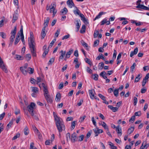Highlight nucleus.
<instances>
[{
	"label": "nucleus",
	"instance_id": "43",
	"mask_svg": "<svg viewBox=\"0 0 149 149\" xmlns=\"http://www.w3.org/2000/svg\"><path fill=\"white\" fill-rule=\"evenodd\" d=\"M136 66V64L135 63H134L132 66L130 67V71L131 72H133L134 70V69L135 66Z\"/></svg>",
	"mask_w": 149,
	"mask_h": 149
},
{
	"label": "nucleus",
	"instance_id": "47",
	"mask_svg": "<svg viewBox=\"0 0 149 149\" xmlns=\"http://www.w3.org/2000/svg\"><path fill=\"white\" fill-rule=\"evenodd\" d=\"M76 121H73L71 122V127L72 129H74L75 127V122Z\"/></svg>",
	"mask_w": 149,
	"mask_h": 149
},
{
	"label": "nucleus",
	"instance_id": "18",
	"mask_svg": "<svg viewBox=\"0 0 149 149\" xmlns=\"http://www.w3.org/2000/svg\"><path fill=\"white\" fill-rule=\"evenodd\" d=\"M99 125H102L106 130L109 129L108 126L104 122L102 121L101 123H99Z\"/></svg>",
	"mask_w": 149,
	"mask_h": 149
},
{
	"label": "nucleus",
	"instance_id": "26",
	"mask_svg": "<svg viewBox=\"0 0 149 149\" xmlns=\"http://www.w3.org/2000/svg\"><path fill=\"white\" fill-rule=\"evenodd\" d=\"M76 22L77 23L76 24V26L77 31H78L81 25L80 21L79 19L77 20L76 21Z\"/></svg>",
	"mask_w": 149,
	"mask_h": 149
},
{
	"label": "nucleus",
	"instance_id": "30",
	"mask_svg": "<svg viewBox=\"0 0 149 149\" xmlns=\"http://www.w3.org/2000/svg\"><path fill=\"white\" fill-rule=\"evenodd\" d=\"M104 64L102 62L100 63H99L98 65V68L99 70H102L104 67Z\"/></svg>",
	"mask_w": 149,
	"mask_h": 149
},
{
	"label": "nucleus",
	"instance_id": "48",
	"mask_svg": "<svg viewBox=\"0 0 149 149\" xmlns=\"http://www.w3.org/2000/svg\"><path fill=\"white\" fill-rule=\"evenodd\" d=\"M134 104V106L136 105L137 102V99L136 97H134L133 98Z\"/></svg>",
	"mask_w": 149,
	"mask_h": 149
},
{
	"label": "nucleus",
	"instance_id": "20",
	"mask_svg": "<svg viewBox=\"0 0 149 149\" xmlns=\"http://www.w3.org/2000/svg\"><path fill=\"white\" fill-rule=\"evenodd\" d=\"M65 53H66L65 51H63L62 50L61 51V52H60L61 55L59 56V60L63 59V58H64V57L65 55Z\"/></svg>",
	"mask_w": 149,
	"mask_h": 149
},
{
	"label": "nucleus",
	"instance_id": "7",
	"mask_svg": "<svg viewBox=\"0 0 149 149\" xmlns=\"http://www.w3.org/2000/svg\"><path fill=\"white\" fill-rule=\"evenodd\" d=\"M93 131L95 134V136H97L99 134L102 133L103 132V130H102L99 129L97 127L93 129Z\"/></svg>",
	"mask_w": 149,
	"mask_h": 149
},
{
	"label": "nucleus",
	"instance_id": "9",
	"mask_svg": "<svg viewBox=\"0 0 149 149\" xmlns=\"http://www.w3.org/2000/svg\"><path fill=\"white\" fill-rule=\"evenodd\" d=\"M47 46L46 45H45L43 47V49L44 50V52L43 53L42 56L43 57H45L46 54L48 53L49 50L48 49H47Z\"/></svg>",
	"mask_w": 149,
	"mask_h": 149
},
{
	"label": "nucleus",
	"instance_id": "2",
	"mask_svg": "<svg viewBox=\"0 0 149 149\" xmlns=\"http://www.w3.org/2000/svg\"><path fill=\"white\" fill-rule=\"evenodd\" d=\"M54 117L55 123L59 132L60 133L65 130V126L62 120L57 115H54Z\"/></svg>",
	"mask_w": 149,
	"mask_h": 149
},
{
	"label": "nucleus",
	"instance_id": "38",
	"mask_svg": "<svg viewBox=\"0 0 149 149\" xmlns=\"http://www.w3.org/2000/svg\"><path fill=\"white\" fill-rule=\"evenodd\" d=\"M15 58L18 60H22L24 59V57L19 55H16Z\"/></svg>",
	"mask_w": 149,
	"mask_h": 149
},
{
	"label": "nucleus",
	"instance_id": "34",
	"mask_svg": "<svg viewBox=\"0 0 149 149\" xmlns=\"http://www.w3.org/2000/svg\"><path fill=\"white\" fill-rule=\"evenodd\" d=\"M86 26L85 25H83L82 26V28L80 31V32L81 33H84L85 32L86 29Z\"/></svg>",
	"mask_w": 149,
	"mask_h": 149
},
{
	"label": "nucleus",
	"instance_id": "14",
	"mask_svg": "<svg viewBox=\"0 0 149 149\" xmlns=\"http://www.w3.org/2000/svg\"><path fill=\"white\" fill-rule=\"evenodd\" d=\"M20 70L24 75H26L27 74L28 69H26L25 67H21Z\"/></svg>",
	"mask_w": 149,
	"mask_h": 149
},
{
	"label": "nucleus",
	"instance_id": "53",
	"mask_svg": "<svg viewBox=\"0 0 149 149\" xmlns=\"http://www.w3.org/2000/svg\"><path fill=\"white\" fill-rule=\"evenodd\" d=\"M54 58H52L50 59L48 62L49 65H51L52 63L54 62Z\"/></svg>",
	"mask_w": 149,
	"mask_h": 149
},
{
	"label": "nucleus",
	"instance_id": "25",
	"mask_svg": "<svg viewBox=\"0 0 149 149\" xmlns=\"http://www.w3.org/2000/svg\"><path fill=\"white\" fill-rule=\"evenodd\" d=\"M68 12V10L67 8L65 7H64L61 10L60 13L62 15H64L66 14Z\"/></svg>",
	"mask_w": 149,
	"mask_h": 149
},
{
	"label": "nucleus",
	"instance_id": "44",
	"mask_svg": "<svg viewBox=\"0 0 149 149\" xmlns=\"http://www.w3.org/2000/svg\"><path fill=\"white\" fill-rule=\"evenodd\" d=\"M113 93L114 95L116 96L117 97L118 95V89H116L113 91Z\"/></svg>",
	"mask_w": 149,
	"mask_h": 149
},
{
	"label": "nucleus",
	"instance_id": "6",
	"mask_svg": "<svg viewBox=\"0 0 149 149\" xmlns=\"http://www.w3.org/2000/svg\"><path fill=\"white\" fill-rule=\"evenodd\" d=\"M42 86L43 88V91L44 92V96H45L49 95V92L47 90L46 85L45 84L42 83Z\"/></svg>",
	"mask_w": 149,
	"mask_h": 149
},
{
	"label": "nucleus",
	"instance_id": "15",
	"mask_svg": "<svg viewBox=\"0 0 149 149\" xmlns=\"http://www.w3.org/2000/svg\"><path fill=\"white\" fill-rule=\"evenodd\" d=\"M61 98V94L60 93L58 92L56 95L55 100L56 102H59Z\"/></svg>",
	"mask_w": 149,
	"mask_h": 149
},
{
	"label": "nucleus",
	"instance_id": "46",
	"mask_svg": "<svg viewBox=\"0 0 149 149\" xmlns=\"http://www.w3.org/2000/svg\"><path fill=\"white\" fill-rule=\"evenodd\" d=\"M135 119V116H132L130 119L129 121L132 123H133Z\"/></svg>",
	"mask_w": 149,
	"mask_h": 149
},
{
	"label": "nucleus",
	"instance_id": "23",
	"mask_svg": "<svg viewBox=\"0 0 149 149\" xmlns=\"http://www.w3.org/2000/svg\"><path fill=\"white\" fill-rule=\"evenodd\" d=\"M138 52V48H135L133 51H132L130 54V56L132 57L134 55L137 54Z\"/></svg>",
	"mask_w": 149,
	"mask_h": 149
},
{
	"label": "nucleus",
	"instance_id": "39",
	"mask_svg": "<svg viewBox=\"0 0 149 149\" xmlns=\"http://www.w3.org/2000/svg\"><path fill=\"white\" fill-rule=\"evenodd\" d=\"M24 134L26 135H27L29 133L28 128L27 126L24 129Z\"/></svg>",
	"mask_w": 149,
	"mask_h": 149
},
{
	"label": "nucleus",
	"instance_id": "56",
	"mask_svg": "<svg viewBox=\"0 0 149 149\" xmlns=\"http://www.w3.org/2000/svg\"><path fill=\"white\" fill-rule=\"evenodd\" d=\"M17 19V17L16 15H14L13 16V23L15 22V21Z\"/></svg>",
	"mask_w": 149,
	"mask_h": 149
},
{
	"label": "nucleus",
	"instance_id": "36",
	"mask_svg": "<svg viewBox=\"0 0 149 149\" xmlns=\"http://www.w3.org/2000/svg\"><path fill=\"white\" fill-rule=\"evenodd\" d=\"M141 78V77L140 74H139L135 78L134 82H138L140 79Z\"/></svg>",
	"mask_w": 149,
	"mask_h": 149
},
{
	"label": "nucleus",
	"instance_id": "62",
	"mask_svg": "<svg viewBox=\"0 0 149 149\" xmlns=\"http://www.w3.org/2000/svg\"><path fill=\"white\" fill-rule=\"evenodd\" d=\"M13 121L12 120L10 121V122H9V123H8V124L7 125V127H8V128H10L11 125L13 124Z\"/></svg>",
	"mask_w": 149,
	"mask_h": 149
},
{
	"label": "nucleus",
	"instance_id": "19",
	"mask_svg": "<svg viewBox=\"0 0 149 149\" xmlns=\"http://www.w3.org/2000/svg\"><path fill=\"white\" fill-rule=\"evenodd\" d=\"M116 130L118 135L120 136L122 134V129L119 126H118L116 127Z\"/></svg>",
	"mask_w": 149,
	"mask_h": 149
},
{
	"label": "nucleus",
	"instance_id": "41",
	"mask_svg": "<svg viewBox=\"0 0 149 149\" xmlns=\"http://www.w3.org/2000/svg\"><path fill=\"white\" fill-rule=\"evenodd\" d=\"M106 72H101L100 74V76H102L104 79H106L107 77L105 75Z\"/></svg>",
	"mask_w": 149,
	"mask_h": 149
},
{
	"label": "nucleus",
	"instance_id": "11",
	"mask_svg": "<svg viewBox=\"0 0 149 149\" xmlns=\"http://www.w3.org/2000/svg\"><path fill=\"white\" fill-rule=\"evenodd\" d=\"M67 4L70 8H71L74 6V4L72 0H68L67 1Z\"/></svg>",
	"mask_w": 149,
	"mask_h": 149
},
{
	"label": "nucleus",
	"instance_id": "59",
	"mask_svg": "<svg viewBox=\"0 0 149 149\" xmlns=\"http://www.w3.org/2000/svg\"><path fill=\"white\" fill-rule=\"evenodd\" d=\"M99 42V40H96L94 41L93 45L94 47H96L98 45Z\"/></svg>",
	"mask_w": 149,
	"mask_h": 149
},
{
	"label": "nucleus",
	"instance_id": "64",
	"mask_svg": "<svg viewBox=\"0 0 149 149\" xmlns=\"http://www.w3.org/2000/svg\"><path fill=\"white\" fill-rule=\"evenodd\" d=\"M149 78V73L147 74L146 76L145 77L144 79H143L144 80L146 81L148 80Z\"/></svg>",
	"mask_w": 149,
	"mask_h": 149
},
{
	"label": "nucleus",
	"instance_id": "54",
	"mask_svg": "<svg viewBox=\"0 0 149 149\" xmlns=\"http://www.w3.org/2000/svg\"><path fill=\"white\" fill-rule=\"evenodd\" d=\"M19 136L20 134H17L13 137V138L12 139V140H15L18 138H19Z\"/></svg>",
	"mask_w": 149,
	"mask_h": 149
},
{
	"label": "nucleus",
	"instance_id": "63",
	"mask_svg": "<svg viewBox=\"0 0 149 149\" xmlns=\"http://www.w3.org/2000/svg\"><path fill=\"white\" fill-rule=\"evenodd\" d=\"M143 68L144 71H148L149 70V66L148 65L145 66L143 67Z\"/></svg>",
	"mask_w": 149,
	"mask_h": 149
},
{
	"label": "nucleus",
	"instance_id": "50",
	"mask_svg": "<svg viewBox=\"0 0 149 149\" xmlns=\"http://www.w3.org/2000/svg\"><path fill=\"white\" fill-rule=\"evenodd\" d=\"M84 139V136L83 135H82L79 136V139L78 140L79 141H81L83 140Z\"/></svg>",
	"mask_w": 149,
	"mask_h": 149
},
{
	"label": "nucleus",
	"instance_id": "8",
	"mask_svg": "<svg viewBox=\"0 0 149 149\" xmlns=\"http://www.w3.org/2000/svg\"><path fill=\"white\" fill-rule=\"evenodd\" d=\"M73 52V49H70L69 50L66 54L65 57L64 58V60H66L67 58H70L71 54Z\"/></svg>",
	"mask_w": 149,
	"mask_h": 149
},
{
	"label": "nucleus",
	"instance_id": "31",
	"mask_svg": "<svg viewBox=\"0 0 149 149\" xmlns=\"http://www.w3.org/2000/svg\"><path fill=\"white\" fill-rule=\"evenodd\" d=\"M17 31V27L16 26L14 27V29L11 32V35H13L14 36H15Z\"/></svg>",
	"mask_w": 149,
	"mask_h": 149
},
{
	"label": "nucleus",
	"instance_id": "27",
	"mask_svg": "<svg viewBox=\"0 0 149 149\" xmlns=\"http://www.w3.org/2000/svg\"><path fill=\"white\" fill-rule=\"evenodd\" d=\"M49 18L48 17H47L45 21V22L44 23V27H45V28L47 26H48V24L49 23Z\"/></svg>",
	"mask_w": 149,
	"mask_h": 149
},
{
	"label": "nucleus",
	"instance_id": "55",
	"mask_svg": "<svg viewBox=\"0 0 149 149\" xmlns=\"http://www.w3.org/2000/svg\"><path fill=\"white\" fill-rule=\"evenodd\" d=\"M56 41V40L55 39L52 40V41L50 43L49 45V47H51L53 45L54 43Z\"/></svg>",
	"mask_w": 149,
	"mask_h": 149
},
{
	"label": "nucleus",
	"instance_id": "12",
	"mask_svg": "<svg viewBox=\"0 0 149 149\" xmlns=\"http://www.w3.org/2000/svg\"><path fill=\"white\" fill-rule=\"evenodd\" d=\"M110 23L109 21H107V19L106 18H105L101 22L100 25H102L105 24H107V25H109L110 24Z\"/></svg>",
	"mask_w": 149,
	"mask_h": 149
},
{
	"label": "nucleus",
	"instance_id": "1",
	"mask_svg": "<svg viewBox=\"0 0 149 149\" xmlns=\"http://www.w3.org/2000/svg\"><path fill=\"white\" fill-rule=\"evenodd\" d=\"M28 44L32 55L33 56H36V44L34 39L33 33L32 32H30V37L29 38Z\"/></svg>",
	"mask_w": 149,
	"mask_h": 149
},
{
	"label": "nucleus",
	"instance_id": "22",
	"mask_svg": "<svg viewBox=\"0 0 149 149\" xmlns=\"http://www.w3.org/2000/svg\"><path fill=\"white\" fill-rule=\"evenodd\" d=\"M80 17L81 20H82L84 23L86 24L88 23L87 19L84 16L83 14H82V15Z\"/></svg>",
	"mask_w": 149,
	"mask_h": 149
},
{
	"label": "nucleus",
	"instance_id": "57",
	"mask_svg": "<svg viewBox=\"0 0 149 149\" xmlns=\"http://www.w3.org/2000/svg\"><path fill=\"white\" fill-rule=\"evenodd\" d=\"M109 145L111 146V149H112L113 148L114 149V148L116 147V146H114L113 144L110 142H109Z\"/></svg>",
	"mask_w": 149,
	"mask_h": 149
},
{
	"label": "nucleus",
	"instance_id": "29",
	"mask_svg": "<svg viewBox=\"0 0 149 149\" xmlns=\"http://www.w3.org/2000/svg\"><path fill=\"white\" fill-rule=\"evenodd\" d=\"M19 38V35H17L15 38V41L14 42L15 45H16L18 43L20 40V39Z\"/></svg>",
	"mask_w": 149,
	"mask_h": 149
},
{
	"label": "nucleus",
	"instance_id": "35",
	"mask_svg": "<svg viewBox=\"0 0 149 149\" xmlns=\"http://www.w3.org/2000/svg\"><path fill=\"white\" fill-rule=\"evenodd\" d=\"M34 69L31 68H28L27 70V73L30 74L33 73L34 72Z\"/></svg>",
	"mask_w": 149,
	"mask_h": 149
},
{
	"label": "nucleus",
	"instance_id": "10",
	"mask_svg": "<svg viewBox=\"0 0 149 149\" xmlns=\"http://www.w3.org/2000/svg\"><path fill=\"white\" fill-rule=\"evenodd\" d=\"M75 8L76 9L73 11L74 14L76 15H79L80 17L82 15V14L81 13L80 11L77 7L76 6H75Z\"/></svg>",
	"mask_w": 149,
	"mask_h": 149
},
{
	"label": "nucleus",
	"instance_id": "33",
	"mask_svg": "<svg viewBox=\"0 0 149 149\" xmlns=\"http://www.w3.org/2000/svg\"><path fill=\"white\" fill-rule=\"evenodd\" d=\"M15 36H14L11 35V36L10 38V44H9V45L10 46L11 45L12 43L14 41V38H15Z\"/></svg>",
	"mask_w": 149,
	"mask_h": 149
},
{
	"label": "nucleus",
	"instance_id": "4",
	"mask_svg": "<svg viewBox=\"0 0 149 149\" xmlns=\"http://www.w3.org/2000/svg\"><path fill=\"white\" fill-rule=\"evenodd\" d=\"M56 5L55 2L52 3L50 6L49 11L50 13H53V17H54L57 12V10L55 9Z\"/></svg>",
	"mask_w": 149,
	"mask_h": 149
},
{
	"label": "nucleus",
	"instance_id": "21",
	"mask_svg": "<svg viewBox=\"0 0 149 149\" xmlns=\"http://www.w3.org/2000/svg\"><path fill=\"white\" fill-rule=\"evenodd\" d=\"M45 27H43V28H42L41 33V38L42 39H44L45 37V36L46 33L45 32Z\"/></svg>",
	"mask_w": 149,
	"mask_h": 149
},
{
	"label": "nucleus",
	"instance_id": "58",
	"mask_svg": "<svg viewBox=\"0 0 149 149\" xmlns=\"http://www.w3.org/2000/svg\"><path fill=\"white\" fill-rule=\"evenodd\" d=\"M70 37V35L69 34H68L67 35H65V36H64L62 38V39L63 40H64V39H66L68 38H69Z\"/></svg>",
	"mask_w": 149,
	"mask_h": 149
},
{
	"label": "nucleus",
	"instance_id": "45",
	"mask_svg": "<svg viewBox=\"0 0 149 149\" xmlns=\"http://www.w3.org/2000/svg\"><path fill=\"white\" fill-rule=\"evenodd\" d=\"M66 140L67 141L68 140L71 139L70 134V133H68L66 134Z\"/></svg>",
	"mask_w": 149,
	"mask_h": 149
},
{
	"label": "nucleus",
	"instance_id": "60",
	"mask_svg": "<svg viewBox=\"0 0 149 149\" xmlns=\"http://www.w3.org/2000/svg\"><path fill=\"white\" fill-rule=\"evenodd\" d=\"M86 71L90 74H92L93 72L92 70L88 67H87L86 68Z\"/></svg>",
	"mask_w": 149,
	"mask_h": 149
},
{
	"label": "nucleus",
	"instance_id": "61",
	"mask_svg": "<svg viewBox=\"0 0 149 149\" xmlns=\"http://www.w3.org/2000/svg\"><path fill=\"white\" fill-rule=\"evenodd\" d=\"M60 32V30H57L56 32L55 33V36L56 37H58Z\"/></svg>",
	"mask_w": 149,
	"mask_h": 149
},
{
	"label": "nucleus",
	"instance_id": "17",
	"mask_svg": "<svg viewBox=\"0 0 149 149\" xmlns=\"http://www.w3.org/2000/svg\"><path fill=\"white\" fill-rule=\"evenodd\" d=\"M47 103H51L52 102V99L50 97L49 95L44 96Z\"/></svg>",
	"mask_w": 149,
	"mask_h": 149
},
{
	"label": "nucleus",
	"instance_id": "52",
	"mask_svg": "<svg viewBox=\"0 0 149 149\" xmlns=\"http://www.w3.org/2000/svg\"><path fill=\"white\" fill-rule=\"evenodd\" d=\"M0 35L3 38H5L6 37V34L3 32H0Z\"/></svg>",
	"mask_w": 149,
	"mask_h": 149
},
{
	"label": "nucleus",
	"instance_id": "24",
	"mask_svg": "<svg viewBox=\"0 0 149 149\" xmlns=\"http://www.w3.org/2000/svg\"><path fill=\"white\" fill-rule=\"evenodd\" d=\"M136 8L137 9H141L146 10L147 8V7L144 6L143 5L141 4L138 6H136Z\"/></svg>",
	"mask_w": 149,
	"mask_h": 149
},
{
	"label": "nucleus",
	"instance_id": "49",
	"mask_svg": "<svg viewBox=\"0 0 149 149\" xmlns=\"http://www.w3.org/2000/svg\"><path fill=\"white\" fill-rule=\"evenodd\" d=\"M91 120L93 124L95 126H96V122L95 120L94 117H93L91 118Z\"/></svg>",
	"mask_w": 149,
	"mask_h": 149
},
{
	"label": "nucleus",
	"instance_id": "5",
	"mask_svg": "<svg viewBox=\"0 0 149 149\" xmlns=\"http://www.w3.org/2000/svg\"><path fill=\"white\" fill-rule=\"evenodd\" d=\"M70 140L72 143H74L78 141V137L76 133L74 132L72 134Z\"/></svg>",
	"mask_w": 149,
	"mask_h": 149
},
{
	"label": "nucleus",
	"instance_id": "3",
	"mask_svg": "<svg viewBox=\"0 0 149 149\" xmlns=\"http://www.w3.org/2000/svg\"><path fill=\"white\" fill-rule=\"evenodd\" d=\"M36 104L33 102H31L27 107V108L29 113L32 116L34 115V110L36 108Z\"/></svg>",
	"mask_w": 149,
	"mask_h": 149
},
{
	"label": "nucleus",
	"instance_id": "37",
	"mask_svg": "<svg viewBox=\"0 0 149 149\" xmlns=\"http://www.w3.org/2000/svg\"><path fill=\"white\" fill-rule=\"evenodd\" d=\"M81 42L82 45L85 48H86V49H88V44L83 40H82Z\"/></svg>",
	"mask_w": 149,
	"mask_h": 149
},
{
	"label": "nucleus",
	"instance_id": "51",
	"mask_svg": "<svg viewBox=\"0 0 149 149\" xmlns=\"http://www.w3.org/2000/svg\"><path fill=\"white\" fill-rule=\"evenodd\" d=\"M99 33V32L97 31H95L93 35L94 38H96L97 37Z\"/></svg>",
	"mask_w": 149,
	"mask_h": 149
},
{
	"label": "nucleus",
	"instance_id": "42",
	"mask_svg": "<svg viewBox=\"0 0 149 149\" xmlns=\"http://www.w3.org/2000/svg\"><path fill=\"white\" fill-rule=\"evenodd\" d=\"M101 58L103 60H105V58L104 57L103 55L102 54H101L100 55H99L96 58V60H100Z\"/></svg>",
	"mask_w": 149,
	"mask_h": 149
},
{
	"label": "nucleus",
	"instance_id": "40",
	"mask_svg": "<svg viewBox=\"0 0 149 149\" xmlns=\"http://www.w3.org/2000/svg\"><path fill=\"white\" fill-rule=\"evenodd\" d=\"M32 91L33 92L37 93L38 92V88L36 87H32Z\"/></svg>",
	"mask_w": 149,
	"mask_h": 149
},
{
	"label": "nucleus",
	"instance_id": "32",
	"mask_svg": "<svg viewBox=\"0 0 149 149\" xmlns=\"http://www.w3.org/2000/svg\"><path fill=\"white\" fill-rule=\"evenodd\" d=\"M134 130V127H131L128 130L127 133L128 134H130L133 132Z\"/></svg>",
	"mask_w": 149,
	"mask_h": 149
},
{
	"label": "nucleus",
	"instance_id": "28",
	"mask_svg": "<svg viewBox=\"0 0 149 149\" xmlns=\"http://www.w3.org/2000/svg\"><path fill=\"white\" fill-rule=\"evenodd\" d=\"M98 75L97 74H93L91 76V78L95 81H97L98 79Z\"/></svg>",
	"mask_w": 149,
	"mask_h": 149
},
{
	"label": "nucleus",
	"instance_id": "13",
	"mask_svg": "<svg viewBox=\"0 0 149 149\" xmlns=\"http://www.w3.org/2000/svg\"><path fill=\"white\" fill-rule=\"evenodd\" d=\"M94 91L92 89L89 90L88 91V93L90 98L91 99H93L94 97Z\"/></svg>",
	"mask_w": 149,
	"mask_h": 149
},
{
	"label": "nucleus",
	"instance_id": "16",
	"mask_svg": "<svg viewBox=\"0 0 149 149\" xmlns=\"http://www.w3.org/2000/svg\"><path fill=\"white\" fill-rule=\"evenodd\" d=\"M108 107L113 112H116L118 110V107H113L112 105H109L108 106Z\"/></svg>",
	"mask_w": 149,
	"mask_h": 149
}]
</instances>
